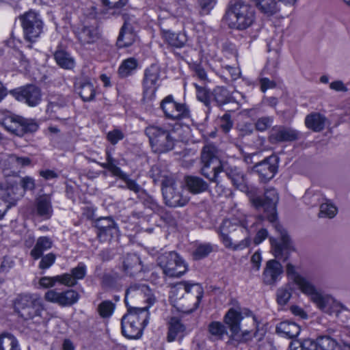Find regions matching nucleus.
Instances as JSON below:
<instances>
[{
  "instance_id": "obj_35",
  "label": "nucleus",
  "mask_w": 350,
  "mask_h": 350,
  "mask_svg": "<svg viewBox=\"0 0 350 350\" xmlns=\"http://www.w3.org/2000/svg\"><path fill=\"white\" fill-rule=\"evenodd\" d=\"M162 35L165 40L172 46L182 48L187 41V36L184 33H175L169 29L161 27Z\"/></svg>"
},
{
  "instance_id": "obj_2",
  "label": "nucleus",
  "mask_w": 350,
  "mask_h": 350,
  "mask_svg": "<svg viewBox=\"0 0 350 350\" xmlns=\"http://www.w3.org/2000/svg\"><path fill=\"white\" fill-rule=\"evenodd\" d=\"M217 232L226 248L234 251L242 250L249 247L250 244L247 222L245 219L240 221L239 225L236 221L224 219L219 226Z\"/></svg>"
},
{
  "instance_id": "obj_22",
  "label": "nucleus",
  "mask_w": 350,
  "mask_h": 350,
  "mask_svg": "<svg viewBox=\"0 0 350 350\" xmlns=\"http://www.w3.org/2000/svg\"><path fill=\"white\" fill-rule=\"evenodd\" d=\"M298 138V131L291 128L282 126L273 127L269 135V141L272 144L293 142Z\"/></svg>"
},
{
  "instance_id": "obj_37",
  "label": "nucleus",
  "mask_w": 350,
  "mask_h": 350,
  "mask_svg": "<svg viewBox=\"0 0 350 350\" xmlns=\"http://www.w3.org/2000/svg\"><path fill=\"white\" fill-rule=\"evenodd\" d=\"M234 101V97L224 87L217 86L212 92V102H215L217 106H221Z\"/></svg>"
},
{
  "instance_id": "obj_43",
  "label": "nucleus",
  "mask_w": 350,
  "mask_h": 350,
  "mask_svg": "<svg viewBox=\"0 0 350 350\" xmlns=\"http://www.w3.org/2000/svg\"><path fill=\"white\" fill-rule=\"evenodd\" d=\"M208 332L215 340H222L228 334L226 326L219 321L211 322L208 325Z\"/></svg>"
},
{
  "instance_id": "obj_42",
  "label": "nucleus",
  "mask_w": 350,
  "mask_h": 350,
  "mask_svg": "<svg viewBox=\"0 0 350 350\" xmlns=\"http://www.w3.org/2000/svg\"><path fill=\"white\" fill-rule=\"evenodd\" d=\"M290 350H319L317 340L310 338L303 340H294L289 345Z\"/></svg>"
},
{
  "instance_id": "obj_31",
  "label": "nucleus",
  "mask_w": 350,
  "mask_h": 350,
  "mask_svg": "<svg viewBox=\"0 0 350 350\" xmlns=\"http://www.w3.org/2000/svg\"><path fill=\"white\" fill-rule=\"evenodd\" d=\"M178 290L183 289L186 293H192L196 298V301L194 304V306L190 310V312H193L198 308L200 302L203 297L204 291L203 288L198 283H189L187 282H181L176 285Z\"/></svg>"
},
{
  "instance_id": "obj_27",
  "label": "nucleus",
  "mask_w": 350,
  "mask_h": 350,
  "mask_svg": "<svg viewBox=\"0 0 350 350\" xmlns=\"http://www.w3.org/2000/svg\"><path fill=\"white\" fill-rule=\"evenodd\" d=\"M75 89L85 102L92 100L96 95L94 84L88 79H81L75 83Z\"/></svg>"
},
{
  "instance_id": "obj_30",
  "label": "nucleus",
  "mask_w": 350,
  "mask_h": 350,
  "mask_svg": "<svg viewBox=\"0 0 350 350\" xmlns=\"http://www.w3.org/2000/svg\"><path fill=\"white\" fill-rule=\"evenodd\" d=\"M135 35L133 33L132 25L127 21H125L120 29L117 39V46L119 48L128 47L135 42Z\"/></svg>"
},
{
  "instance_id": "obj_28",
  "label": "nucleus",
  "mask_w": 350,
  "mask_h": 350,
  "mask_svg": "<svg viewBox=\"0 0 350 350\" xmlns=\"http://www.w3.org/2000/svg\"><path fill=\"white\" fill-rule=\"evenodd\" d=\"M185 183L187 189L192 194H199L207 191L208 183L203 178L197 176H186Z\"/></svg>"
},
{
  "instance_id": "obj_55",
  "label": "nucleus",
  "mask_w": 350,
  "mask_h": 350,
  "mask_svg": "<svg viewBox=\"0 0 350 350\" xmlns=\"http://www.w3.org/2000/svg\"><path fill=\"white\" fill-rule=\"evenodd\" d=\"M129 0H100L103 6L108 10H118L124 7Z\"/></svg>"
},
{
  "instance_id": "obj_13",
  "label": "nucleus",
  "mask_w": 350,
  "mask_h": 350,
  "mask_svg": "<svg viewBox=\"0 0 350 350\" xmlns=\"http://www.w3.org/2000/svg\"><path fill=\"white\" fill-rule=\"evenodd\" d=\"M139 299L147 305V311L148 308L156 302V298L148 285L146 284L135 283L131 284L126 291L124 301L126 308L132 306L129 304V300Z\"/></svg>"
},
{
  "instance_id": "obj_45",
  "label": "nucleus",
  "mask_w": 350,
  "mask_h": 350,
  "mask_svg": "<svg viewBox=\"0 0 350 350\" xmlns=\"http://www.w3.org/2000/svg\"><path fill=\"white\" fill-rule=\"evenodd\" d=\"M67 100L62 95H50L46 111L49 113H55L61 108L66 107Z\"/></svg>"
},
{
  "instance_id": "obj_49",
  "label": "nucleus",
  "mask_w": 350,
  "mask_h": 350,
  "mask_svg": "<svg viewBox=\"0 0 350 350\" xmlns=\"http://www.w3.org/2000/svg\"><path fill=\"white\" fill-rule=\"evenodd\" d=\"M316 340L321 350H336L338 347L337 341L327 335L320 336Z\"/></svg>"
},
{
  "instance_id": "obj_25",
  "label": "nucleus",
  "mask_w": 350,
  "mask_h": 350,
  "mask_svg": "<svg viewBox=\"0 0 350 350\" xmlns=\"http://www.w3.org/2000/svg\"><path fill=\"white\" fill-rule=\"evenodd\" d=\"M167 341L169 342L176 339H182L185 334L186 327L178 317H171L167 323Z\"/></svg>"
},
{
  "instance_id": "obj_11",
  "label": "nucleus",
  "mask_w": 350,
  "mask_h": 350,
  "mask_svg": "<svg viewBox=\"0 0 350 350\" xmlns=\"http://www.w3.org/2000/svg\"><path fill=\"white\" fill-rule=\"evenodd\" d=\"M2 124L7 131L18 136L34 133L38 129V124L33 120L26 119L18 116L5 118Z\"/></svg>"
},
{
  "instance_id": "obj_60",
  "label": "nucleus",
  "mask_w": 350,
  "mask_h": 350,
  "mask_svg": "<svg viewBox=\"0 0 350 350\" xmlns=\"http://www.w3.org/2000/svg\"><path fill=\"white\" fill-rule=\"evenodd\" d=\"M273 122V118L270 116H265L260 118L255 123L256 130L258 131H265L271 126Z\"/></svg>"
},
{
  "instance_id": "obj_12",
  "label": "nucleus",
  "mask_w": 350,
  "mask_h": 350,
  "mask_svg": "<svg viewBox=\"0 0 350 350\" xmlns=\"http://www.w3.org/2000/svg\"><path fill=\"white\" fill-rule=\"evenodd\" d=\"M161 108L166 118L180 120L191 116L189 107L185 103L176 102L172 95H168L161 102Z\"/></svg>"
},
{
  "instance_id": "obj_38",
  "label": "nucleus",
  "mask_w": 350,
  "mask_h": 350,
  "mask_svg": "<svg viewBox=\"0 0 350 350\" xmlns=\"http://www.w3.org/2000/svg\"><path fill=\"white\" fill-rule=\"evenodd\" d=\"M53 242L48 237H40L37 239L35 246L30 252L31 256L34 260L39 259L44 252L51 248Z\"/></svg>"
},
{
  "instance_id": "obj_14",
  "label": "nucleus",
  "mask_w": 350,
  "mask_h": 350,
  "mask_svg": "<svg viewBox=\"0 0 350 350\" xmlns=\"http://www.w3.org/2000/svg\"><path fill=\"white\" fill-rule=\"evenodd\" d=\"M10 94L18 101L32 107L38 105L42 100L41 90L35 85H27L11 90Z\"/></svg>"
},
{
  "instance_id": "obj_40",
  "label": "nucleus",
  "mask_w": 350,
  "mask_h": 350,
  "mask_svg": "<svg viewBox=\"0 0 350 350\" xmlns=\"http://www.w3.org/2000/svg\"><path fill=\"white\" fill-rule=\"evenodd\" d=\"M54 58L57 65L62 68L71 69L75 66L74 59L64 50H57L54 53Z\"/></svg>"
},
{
  "instance_id": "obj_41",
  "label": "nucleus",
  "mask_w": 350,
  "mask_h": 350,
  "mask_svg": "<svg viewBox=\"0 0 350 350\" xmlns=\"http://www.w3.org/2000/svg\"><path fill=\"white\" fill-rule=\"evenodd\" d=\"M0 350H21L16 338L10 333L0 335Z\"/></svg>"
},
{
  "instance_id": "obj_5",
  "label": "nucleus",
  "mask_w": 350,
  "mask_h": 350,
  "mask_svg": "<svg viewBox=\"0 0 350 350\" xmlns=\"http://www.w3.org/2000/svg\"><path fill=\"white\" fill-rule=\"evenodd\" d=\"M148 319L147 307L129 306L127 312L121 320L122 334L129 339L139 338L144 328L148 323Z\"/></svg>"
},
{
  "instance_id": "obj_44",
  "label": "nucleus",
  "mask_w": 350,
  "mask_h": 350,
  "mask_svg": "<svg viewBox=\"0 0 350 350\" xmlns=\"http://www.w3.org/2000/svg\"><path fill=\"white\" fill-rule=\"evenodd\" d=\"M254 1L258 10L268 16L275 14L278 10L275 0H254Z\"/></svg>"
},
{
  "instance_id": "obj_1",
  "label": "nucleus",
  "mask_w": 350,
  "mask_h": 350,
  "mask_svg": "<svg viewBox=\"0 0 350 350\" xmlns=\"http://www.w3.org/2000/svg\"><path fill=\"white\" fill-rule=\"evenodd\" d=\"M251 200L256 208L264 211L265 217L273 224L280 235V239L273 237L269 239L273 256L279 260H286L291 253L295 251V247L286 230L280 224L275 223L276 206L279 200L277 191L274 188L267 189L263 197L254 198Z\"/></svg>"
},
{
  "instance_id": "obj_16",
  "label": "nucleus",
  "mask_w": 350,
  "mask_h": 350,
  "mask_svg": "<svg viewBox=\"0 0 350 350\" xmlns=\"http://www.w3.org/2000/svg\"><path fill=\"white\" fill-rule=\"evenodd\" d=\"M25 38L33 42L42 33V22L34 12H29L20 17Z\"/></svg>"
},
{
  "instance_id": "obj_9",
  "label": "nucleus",
  "mask_w": 350,
  "mask_h": 350,
  "mask_svg": "<svg viewBox=\"0 0 350 350\" xmlns=\"http://www.w3.org/2000/svg\"><path fill=\"white\" fill-rule=\"evenodd\" d=\"M243 317L241 312L234 308H230L228 310L224 317L225 324L229 328L231 332V336L242 342H246L257 336V331L252 334L250 331L244 330L241 333V321Z\"/></svg>"
},
{
  "instance_id": "obj_62",
  "label": "nucleus",
  "mask_w": 350,
  "mask_h": 350,
  "mask_svg": "<svg viewBox=\"0 0 350 350\" xmlns=\"http://www.w3.org/2000/svg\"><path fill=\"white\" fill-rule=\"evenodd\" d=\"M203 14H207L215 5V0H198Z\"/></svg>"
},
{
  "instance_id": "obj_10",
  "label": "nucleus",
  "mask_w": 350,
  "mask_h": 350,
  "mask_svg": "<svg viewBox=\"0 0 350 350\" xmlns=\"http://www.w3.org/2000/svg\"><path fill=\"white\" fill-rule=\"evenodd\" d=\"M278 64V50L274 49L272 56L268 58L266 66L260 72L259 82L260 84V90L262 92H265L267 90L273 89L276 87V80L278 79L277 68Z\"/></svg>"
},
{
  "instance_id": "obj_51",
  "label": "nucleus",
  "mask_w": 350,
  "mask_h": 350,
  "mask_svg": "<svg viewBox=\"0 0 350 350\" xmlns=\"http://www.w3.org/2000/svg\"><path fill=\"white\" fill-rule=\"evenodd\" d=\"M115 307V304L112 301L105 300L99 304L97 311L102 318H109L113 314Z\"/></svg>"
},
{
  "instance_id": "obj_39",
  "label": "nucleus",
  "mask_w": 350,
  "mask_h": 350,
  "mask_svg": "<svg viewBox=\"0 0 350 350\" xmlns=\"http://www.w3.org/2000/svg\"><path fill=\"white\" fill-rule=\"evenodd\" d=\"M168 129L163 126L152 124L145 129V134L149 139L151 147L166 133Z\"/></svg>"
},
{
  "instance_id": "obj_47",
  "label": "nucleus",
  "mask_w": 350,
  "mask_h": 350,
  "mask_svg": "<svg viewBox=\"0 0 350 350\" xmlns=\"http://www.w3.org/2000/svg\"><path fill=\"white\" fill-rule=\"evenodd\" d=\"M196 90V97L198 100L204 104L207 107H209L212 103V92L204 87L198 85L194 83Z\"/></svg>"
},
{
  "instance_id": "obj_15",
  "label": "nucleus",
  "mask_w": 350,
  "mask_h": 350,
  "mask_svg": "<svg viewBox=\"0 0 350 350\" xmlns=\"http://www.w3.org/2000/svg\"><path fill=\"white\" fill-rule=\"evenodd\" d=\"M162 193L166 205L170 207L183 206L189 202V198L180 193L172 178L162 180Z\"/></svg>"
},
{
  "instance_id": "obj_20",
  "label": "nucleus",
  "mask_w": 350,
  "mask_h": 350,
  "mask_svg": "<svg viewBox=\"0 0 350 350\" xmlns=\"http://www.w3.org/2000/svg\"><path fill=\"white\" fill-rule=\"evenodd\" d=\"M283 267L276 260H269L266 262L262 274V280L266 285H275L281 278Z\"/></svg>"
},
{
  "instance_id": "obj_8",
  "label": "nucleus",
  "mask_w": 350,
  "mask_h": 350,
  "mask_svg": "<svg viewBox=\"0 0 350 350\" xmlns=\"http://www.w3.org/2000/svg\"><path fill=\"white\" fill-rule=\"evenodd\" d=\"M302 293L310 297V300L321 310H324L328 306L331 297L323 294L308 278L301 276L294 282Z\"/></svg>"
},
{
  "instance_id": "obj_64",
  "label": "nucleus",
  "mask_w": 350,
  "mask_h": 350,
  "mask_svg": "<svg viewBox=\"0 0 350 350\" xmlns=\"http://www.w3.org/2000/svg\"><path fill=\"white\" fill-rule=\"evenodd\" d=\"M44 299L48 301L56 303L59 305L60 293L55 290L48 291L44 295Z\"/></svg>"
},
{
  "instance_id": "obj_21",
  "label": "nucleus",
  "mask_w": 350,
  "mask_h": 350,
  "mask_svg": "<svg viewBox=\"0 0 350 350\" xmlns=\"http://www.w3.org/2000/svg\"><path fill=\"white\" fill-rule=\"evenodd\" d=\"M227 177L231 180L233 186L244 193H249L251 190L247 183L245 173L237 167H224Z\"/></svg>"
},
{
  "instance_id": "obj_23",
  "label": "nucleus",
  "mask_w": 350,
  "mask_h": 350,
  "mask_svg": "<svg viewBox=\"0 0 350 350\" xmlns=\"http://www.w3.org/2000/svg\"><path fill=\"white\" fill-rule=\"evenodd\" d=\"M35 213L44 219H49L53 215L51 199L49 195L43 194L35 200Z\"/></svg>"
},
{
  "instance_id": "obj_4",
  "label": "nucleus",
  "mask_w": 350,
  "mask_h": 350,
  "mask_svg": "<svg viewBox=\"0 0 350 350\" xmlns=\"http://www.w3.org/2000/svg\"><path fill=\"white\" fill-rule=\"evenodd\" d=\"M255 10L250 5L241 0L229 1L223 16L224 22L231 29L244 30L255 21Z\"/></svg>"
},
{
  "instance_id": "obj_36",
  "label": "nucleus",
  "mask_w": 350,
  "mask_h": 350,
  "mask_svg": "<svg viewBox=\"0 0 350 350\" xmlns=\"http://www.w3.org/2000/svg\"><path fill=\"white\" fill-rule=\"evenodd\" d=\"M175 144V139L172 136V132L168 130L163 137L157 139V142L152 146L154 152L158 153L167 152L172 150Z\"/></svg>"
},
{
  "instance_id": "obj_53",
  "label": "nucleus",
  "mask_w": 350,
  "mask_h": 350,
  "mask_svg": "<svg viewBox=\"0 0 350 350\" xmlns=\"http://www.w3.org/2000/svg\"><path fill=\"white\" fill-rule=\"evenodd\" d=\"M119 161L114 157L111 158L107 162L98 163V164L104 169L107 170L113 176L118 177L124 172L118 166Z\"/></svg>"
},
{
  "instance_id": "obj_54",
  "label": "nucleus",
  "mask_w": 350,
  "mask_h": 350,
  "mask_svg": "<svg viewBox=\"0 0 350 350\" xmlns=\"http://www.w3.org/2000/svg\"><path fill=\"white\" fill-rule=\"evenodd\" d=\"M118 178L124 180L126 183V187L135 193H138L143 190L141 186L135 180L129 178V175L125 172L121 174Z\"/></svg>"
},
{
  "instance_id": "obj_58",
  "label": "nucleus",
  "mask_w": 350,
  "mask_h": 350,
  "mask_svg": "<svg viewBox=\"0 0 350 350\" xmlns=\"http://www.w3.org/2000/svg\"><path fill=\"white\" fill-rule=\"evenodd\" d=\"M40 258L39 268L40 269H47L54 264L56 256L53 253H49L44 256L42 255Z\"/></svg>"
},
{
  "instance_id": "obj_48",
  "label": "nucleus",
  "mask_w": 350,
  "mask_h": 350,
  "mask_svg": "<svg viewBox=\"0 0 350 350\" xmlns=\"http://www.w3.org/2000/svg\"><path fill=\"white\" fill-rule=\"evenodd\" d=\"M137 66V62L135 59L131 57L125 59L118 69V74L121 77H126L136 69Z\"/></svg>"
},
{
  "instance_id": "obj_26",
  "label": "nucleus",
  "mask_w": 350,
  "mask_h": 350,
  "mask_svg": "<svg viewBox=\"0 0 350 350\" xmlns=\"http://www.w3.org/2000/svg\"><path fill=\"white\" fill-rule=\"evenodd\" d=\"M87 267L83 262H79L76 267L70 270V273L62 274L63 284L69 287L77 284V280H82L86 275Z\"/></svg>"
},
{
  "instance_id": "obj_33",
  "label": "nucleus",
  "mask_w": 350,
  "mask_h": 350,
  "mask_svg": "<svg viewBox=\"0 0 350 350\" xmlns=\"http://www.w3.org/2000/svg\"><path fill=\"white\" fill-rule=\"evenodd\" d=\"M275 330L282 336L293 338L299 335L301 328L294 322L284 321L277 325Z\"/></svg>"
},
{
  "instance_id": "obj_57",
  "label": "nucleus",
  "mask_w": 350,
  "mask_h": 350,
  "mask_svg": "<svg viewBox=\"0 0 350 350\" xmlns=\"http://www.w3.org/2000/svg\"><path fill=\"white\" fill-rule=\"evenodd\" d=\"M277 302L280 305H285L291 297V291L289 288H280L277 291Z\"/></svg>"
},
{
  "instance_id": "obj_59",
  "label": "nucleus",
  "mask_w": 350,
  "mask_h": 350,
  "mask_svg": "<svg viewBox=\"0 0 350 350\" xmlns=\"http://www.w3.org/2000/svg\"><path fill=\"white\" fill-rule=\"evenodd\" d=\"M118 278L116 274H105L102 279V284L105 288H115L118 286Z\"/></svg>"
},
{
  "instance_id": "obj_50",
  "label": "nucleus",
  "mask_w": 350,
  "mask_h": 350,
  "mask_svg": "<svg viewBox=\"0 0 350 350\" xmlns=\"http://www.w3.org/2000/svg\"><path fill=\"white\" fill-rule=\"evenodd\" d=\"M78 293L74 290H68L60 293L59 305L70 306L75 304L79 299Z\"/></svg>"
},
{
  "instance_id": "obj_34",
  "label": "nucleus",
  "mask_w": 350,
  "mask_h": 350,
  "mask_svg": "<svg viewBox=\"0 0 350 350\" xmlns=\"http://www.w3.org/2000/svg\"><path fill=\"white\" fill-rule=\"evenodd\" d=\"M77 38L83 45L95 43L100 38L99 33L94 27H83L77 33Z\"/></svg>"
},
{
  "instance_id": "obj_6",
  "label": "nucleus",
  "mask_w": 350,
  "mask_h": 350,
  "mask_svg": "<svg viewBox=\"0 0 350 350\" xmlns=\"http://www.w3.org/2000/svg\"><path fill=\"white\" fill-rule=\"evenodd\" d=\"M14 310L25 321L40 323L44 310L42 299L36 294H20L14 301Z\"/></svg>"
},
{
  "instance_id": "obj_29",
  "label": "nucleus",
  "mask_w": 350,
  "mask_h": 350,
  "mask_svg": "<svg viewBox=\"0 0 350 350\" xmlns=\"http://www.w3.org/2000/svg\"><path fill=\"white\" fill-rule=\"evenodd\" d=\"M122 269L131 276L140 272L142 270L140 258L136 254H127L123 258Z\"/></svg>"
},
{
  "instance_id": "obj_19",
  "label": "nucleus",
  "mask_w": 350,
  "mask_h": 350,
  "mask_svg": "<svg viewBox=\"0 0 350 350\" xmlns=\"http://www.w3.org/2000/svg\"><path fill=\"white\" fill-rule=\"evenodd\" d=\"M253 170L256 172L261 181L267 182L272 179L278 171V158L270 156L255 164Z\"/></svg>"
},
{
  "instance_id": "obj_24",
  "label": "nucleus",
  "mask_w": 350,
  "mask_h": 350,
  "mask_svg": "<svg viewBox=\"0 0 350 350\" xmlns=\"http://www.w3.org/2000/svg\"><path fill=\"white\" fill-rule=\"evenodd\" d=\"M13 187L0 189V219H3L7 211L15 206L18 200Z\"/></svg>"
},
{
  "instance_id": "obj_17",
  "label": "nucleus",
  "mask_w": 350,
  "mask_h": 350,
  "mask_svg": "<svg viewBox=\"0 0 350 350\" xmlns=\"http://www.w3.org/2000/svg\"><path fill=\"white\" fill-rule=\"evenodd\" d=\"M97 237L101 242L110 241L120 235L118 224L111 217H100L95 221Z\"/></svg>"
},
{
  "instance_id": "obj_52",
  "label": "nucleus",
  "mask_w": 350,
  "mask_h": 350,
  "mask_svg": "<svg viewBox=\"0 0 350 350\" xmlns=\"http://www.w3.org/2000/svg\"><path fill=\"white\" fill-rule=\"evenodd\" d=\"M338 213L337 207L330 202L323 203L320 206V212L319 216L320 217L334 218Z\"/></svg>"
},
{
  "instance_id": "obj_63",
  "label": "nucleus",
  "mask_w": 350,
  "mask_h": 350,
  "mask_svg": "<svg viewBox=\"0 0 350 350\" xmlns=\"http://www.w3.org/2000/svg\"><path fill=\"white\" fill-rule=\"evenodd\" d=\"M21 186L25 191H33L36 187L35 180L30 176H25L21 180Z\"/></svg>"
},
{
  "instance_id": "obj_46",
  "label": "nucleus",
  "mask_w": 350,
  "mask_h": 350,
  "mask_svg": "<svg viewBox=\"0 0 350 350\" xmlns=\"http://www.w3.org/2000/svg\"><path fill=\"white\" fill-rule=\"evenodd\" d=\"M213 245L209 243L198 244L192 253L193 258L195 260H202L213 252Z\"/></svg>"
},
{
  "instance_id": "obj_7",
  "label": "nucleus",
  "mask_w": 350,
  "mask_h": 350,
  "mask_svg": "<svg viewBox=\"0 0 350 350\" xmlns=\"http://www.w3.org/2000/svg\"><path fill=\"white\" fill-rule=\"evenodd\" d=\"M158 265L162 269L165 275L171 278H178L187 270L185 261L178 253L172 251L165 252L157 258Z\"/></svg>"
},
{
  "instance_id": "obj_32",
  "label": "nucleus",
  "mask_w": 350,
  "mask_h": 350,
  "mask_svg": "<svg viewBox=\"0 0 350 350\" xmlns=\"http://www.w3.org/2000/svg\"><path fill=\"white\" fill-rule=\"evenodd\" d=\"M326 117L318 112H312L306 116L305 125L314 132H320L325 129Z\"/></svg>"
},
{
  "instance_id": "obj_61",
  "label": "nucleus",
  "mask_w": 350,
  "mask_h": 350,
  "mask_svg": "<svg viewBox=\"0 0 350 350\" xmlns=\"http://www.w3.org/2000/svg\"><path fill=\"white\" fill-rule=\"evenodd\" d=\"M124 137V134L119 129H113L109 131L107 135V140L113 145L116 144L119 141Z\"/></svg>"
},
{
  "instance_id": "obj_56",
  "label": "nucleus",
  "mask_w": 350,
  "mask_h": 350,
  "mask_svg": "<svg viewBox=\"0 0 350 350\" xmlns=\"http://www.w3.org/2000/svg\"><path fill=\"white\" fill-rule=\"evenodd\" d=\"M63 279H62V275H56L54 277H42L39 280V284L44 288H50L53 286L55 283L59 282L63 284Z\"/></svg>"
},
{
  "instance_id": "obj_18",
  "label": "nucleus",
  "mask_w": 350,
  "mask_h": 350,
  "mask_svg": "<svg viewBox=\"0 0 350 350\" xmlns=\"http://www.w3.org/2000/svg\"><path fill=\"white\" fill-rule=\"evenodd\" d=\"M161 72L159 67L152 64L144 70L142 81L143 93L146 97L152 98L160 85Z\"/></svg>"
},
{
  "instance_id": "obj_3",
  "label": "nucleus",
  "mask_w": 350,
  "mask_h": 350,
  "mask_svg": "<svg viewBox=\"0 0 350 350\" xmlns=\"http://www.w3.org/2000/svg\"><path fill=\"white\" fill-rule=\"evenodd\" d=\"M200 173L210 182L216 183L215 189L219 196L225 192V187L218 180L219 174L224 170L219 149L213 144L205 145L201 150Z\"/></svg>"
}]
</instances>
